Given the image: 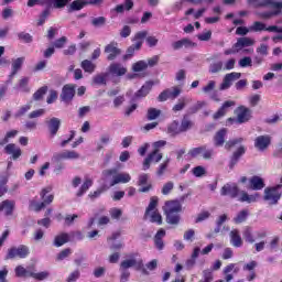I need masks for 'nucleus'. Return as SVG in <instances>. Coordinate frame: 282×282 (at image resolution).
Masks as SVG:
<instances>
[{
  "label": "nucleus",
  "mask_w": 282,
  "mask_h": 282,
  "mask_svg": "<svg viewBox=\"0 0 282 282\" xmlns=\"http://www.w3.org/2000/svg\"><path fill=\"white\" fill-rule=\"evenodd\" d=\"M191 194H184L183 196L165 202L163 207V213L165 215L166 224L171 226H177L182 219L180 213H182V204L188 199Z\"/></svg>",
  "instance_id": "f257e3e1"
},
{
  "label": "nucleus",
  "mask_w": 282,
  "mask_h": 282,
  "mask_svg": "<svg viewBox=\"0 0 282 282\" xmlns=\"http://www.w3.org/2000/svg\"><path fill=\"white\" fill-rule=\"evenodd\" d=\"M45 94H47V86H42L33 94V100H43Z\"/></svg>",
  "instance_id": "8fccbe9b"
},
{
  "label": "nucleus",
  "mask_w": 282,
  "mask_h": 282,
  "mask_svg": "<svg viewBox=\"0 0 282 282\" xmlns=\"http://www.w3.org/2000/svg\"><path fill=\"white\" fill-rule=\"evenodd\" d=\"M270 144H272V138L268 134L259 135L254 139V148L258 149V151H265Z\"/></svg>",
  "instance_id": "f8f14e48"
},
{
  "label": "nucleus",
  "mask_w": 282,
  "mask_h": 282,
  "mask_svg": "<svg viewBox=\"0 0 282 282\" xmlns=\"http://www.w3.org/2000/svg\"><path fill=\"white\" fill-rule=\"evenodd\" d=\"M249 188L251 191H263L265 188V182L260 176L254 175L249 180Z\"/></svg>",
  "instance_id": "412c9836"
},
{
  "label": "nucleus",
  "mask_w": 282,
  "mask_h": 282,
  "mask_svg": "<svg viewBox=\"0 0 282 282\" xmlns=\"http://www.w3.org/2000/svg\"><path fill=\"white\" fill-rule=\"evenodd\" d=\"M180 94H182V90L177 87H175L173 91L171 89H165L159 95L158 100L159 102H166L169 98H177Z\"/></svg>",
  "instance_id": "a211bd4d"
},
{
  "label": "nucleus",
  "mask_w": 282,
  "mask_h": 282,
  "mask_svg": "<svg viewBox=\"0 0 282 282\" xmlns=\"http://www.w3.org/2000/svg\"><path fill=\"white\" fill-rule=\"evenodd\" d=\"M169 164H171V158H166L165 161L159 165V167L156 169L158 177H162V175L166 173V169H169Z\"/></svg>",
  "instance_id": "37998d69"
},
{
  "label": "nucleus",
  "mask_w": 282,
  "mask_h": 282,
  "mask_svg": "<svg viewBox=\"0 0 282 282\" xmlns=\"http://www.w3.org/2000/svg\"><path fill=\"white\" fill-rule=\"evenodd\" d=\"M30 272L31 271H28V269H25L23 265H18L15 268V276L18 278H23V276H30Z\"/></svg>",
  "instance_id": "4d7b16f0"
},
{
  "label": "nucleus",
  "mask_w": 282,
  "mask_h": 282,
  "mask_svg": "<svg viewBox=\"0 0 282 282\" xmlns=\"http://www.w3.org/2000/svg\"><path fill=\"white\" fill-rule=\"evenodd\" d=\"M29 276H31L32 279H35V281H45V279L50 278V271H42L39 273L30 272Z\"/></svg>",
  "instance_id": "c03bdc74"
},
{
  "label": "nucleus",
  "mask_w": 282,
  "mask_h": 282,
  "mask_svg": "<svg viewBox=\"0 0 282 282\" xmlns=\"http://www.w3.org/2000/svg\"><path fill=\"white\" fill-rule=\"evenodd\" d=\"M189 129H193V121L188 118V115H184L181 121V131L186 133Z\"/></svg>",
  "instance_id": "e433bc0d"
},
{
  "label": "nucleus",
  "mask_w": 282,
  "mask_h": 282,
  "mask_svg": "<svg viewBox=\"0 0 282 282\" xmlns=\"http://www.w3.org/2000/svg\"><path fill=\"white\" fill-rule=\"evenodd\" d=\"M282 189V185L278 184L275 186H271V187H267L264 189V196L263 199L264 202H268L269 206H276V204H279V202H281V191Z\"/></svg>",
  "instance_id": "423d86ee"
},
{
  "label": "nucleus",
  "mask_w": 282,
  "mask_h": 282,
  "mask_svg": "<svg viewBox=\"0 0 282 282\" xmlns=\"http://www.w3.org/2000/svg\"><path fill=\"white\" fill-rule=\"evenodd\" d=\"M224 69V62H215L209 65V74H217Z\"/></svg>",
  "instance_id": "de8ad7c7"
},
{
  "label": "nucleus",
  "mask_w": 282,
  "mask_h": 282,
  "mask_svg": "<svg viewBox=\"0 0 282 282\" xmlns=\"http://www.w3.org/2000/svg\"><path fill=\"white\" fill-rule=\"evenodd\" d=\"M129 10H133V0H124L122 4H118L113 11L117 12V14H123V12H129Z\"/></svg>",
  "instance_id": "c85d7f7f"
},
{
  "label": "nucleus",
  "mask_w": 282,
  "mask_h": 282,
  "mask_svg": "<svg viewBox=\"0 0 282 282\" xmlns=\"http://www.w3.org/2000/svg\"><path fill=\"white\" fill-rule=\"evenodd\" d=\"M110 186H116V184H129L131 182V174L130 173H118L117 169H109L102 171V176L108 180L111 177Z\"/></svg>",
  "instance_id": "7ed1b4c3"
},
{
  "label": "nucleus",
  "mask_w": 282,
  "mask_h": 282,
  "mask_svg": "<svg viewBox=\"0 0 282 282\" xmlns=\"http://www.w3.org/2000/svg\"><path fill=\"white\" fill-rule=\"evenodd\" d=\"M46 127L48 129V133L51 138H55L56 133L61 129V119L53 117L46 121Z\"/></svg>",
  "instance_id": "dca6fc26"
},
{
  "label": "nucleus",
  "mask_w": 282,
  "mask_h": 282,
  "mask_svg": "<svg viewBox=\"0 0 282 282\" xmlns=\"http://www.w3.org/2000/svg\"><path fill=\"white\" fill-rule=\"evenodd\" d=\"M156 207H158V197L153 196V197L150 198V204L145 209V215L144 216L149 217L150 213H152V210Z\"/></svg>",
  "instance_id": "864d4df0"
},
{
  "label": "nucleus",
  "mask_w": 282,
  "mask_h": 282,
  "mask_svg": "<svg viewBox=\"0 0 282 282\" xmlns=\"http://www.w3.org/2000/svg\"><path fill=\"white\" fill-rule=\"evenodd\" d=\"M151 224H158V226H162V215L158 212H153L150 216Z\"/></svg>",
  "instance_id": "69168bd1"
},
{
  "label": "nucleus",
  "mask_w": 282,
  "mask_h": 282,
  "mask_svg": "<svg viewBox=\"0 0 282 282\" xmlns=\"http://www.w3.org/2000/svg\"><path fill=\"white\" fill-rule=\"evenodd\" d=\"M229 237L230 243L234 246V248H241V246H243V240L241 239V235H239V230H231Z\"/></svg>",
  "instance_id": "cd10ccee"
},
{
  "label": "nucleus",
  "mask_w": 282,
  "mask_h": 282,
  "mask_svg": "<svg viewBox=\"0 0 282 282\" xmlns=\"http://www.w3.org/2000/svg\"><path fill=\"white\" fill-rule=\"evenodd\" d=\"M68 241H69V234L63 232L55 237L53 246H55V248H61V246H65V243H68Z\"/></svg>",
  "instance_id": "7c9ffc66"
},
{
  "label": "nucleus",
  "mask_w": 282,
  "mask_h": 282,
  "mask_svg": "<svg viewBox=\"0 0 282 282\" xmlns=\"http://www.w3.org/2000/svg\"><path fill=\"white\" fill-rule=\"evenodd\" d=\"M108 74L111 76H124L127 74V67L120 63H112L108 67Z\"/></svg>",
  "instance_id": "aec40b11"
},
{
  "label": "nucleus",
  "mask_w": 282,
  "mask_h": 282,
  "mask_svg": "<svg viewBox=\"0 0 282 282\" xmlns=\"http://www.w3.org/2000/svg\"><path fill=\"white\" fill-rule=\"evenodd\" d=\"M82 69H84V72L87 74H94V72H96V64L89 59H84L82 62Z\"/></svg>",
  "instance_id": "58836bf2"
},
{
  "label": "nucleus",
  "mask_w": 282,
  "mask_h": 282,
  "mask_svg": "<svg viewBox=\"0 0 282 282\" xmlns=\"http://www.w3.org/2000/svg\"><path fill=\"white\" fill-rule=\"evenodd\" d=\"M104 52L107 54V61H116L117 56L122 54V50L118 48V43L116 42H110L106 45Z\"/></svg>",
  "instance_id": "1a4fd4ad"
},
{
  "label": "nucleus",
  "mask_w": 282,
  "mask_h": 282,
  "mask_svg": "<svg viewBox=\"0 0 282 282\" xmlns=\"http://www.w3.org/2000/svg\"><path fill=\"white\" fill-rule=\"evenodd\" d=\"M147 67H149V64H147V62L139 61L133 64L132 69H133V72H144V69H147Z\"/></svg>",
  "instance_id": "13d9d810"
},
{
  "label": "nucleus",
  "mask_w": 282,
  "mask_h": 282,
  "mask_svg": "<svg viewBox=\"0 0 282 282\" xmlns=\"http://www.w3.org/2000/svg\"><path fill=\"white\" fill-rule=\"evenodd\" d=\"M248 219V209L241 210L235 218V224H243Z\"/></svg>",
  "instance_id": "5fc2aeb1"
},
{
  "label": "nucleus",
  "mask_w": 282,
  "mask_h": 282,
  "mask_svg": "<svg viewBox=\"0 0 282 282\" xmlns=\"http://www.w3.org/2000/svg\"><path fill=\"white\" fill-rule=\"evenodd\" d=\"M250 30L252 32H263V31L268 32V28L265 26V24L259 21H256L253 25L250 28Z\"/></svg>",
  "instance_id": "6e6d98bb"
},
{
  "label": "nucleus",
  "mask_w": 282,
  "mask_h": 282,
  "mask_svg": "<svg viewBox=\"0 0 282 282\" xmlns=\"http://www.w3.org/2000/svg\"><path fill=\"white\" fill-rule=\"evenodd\" d=\"M236 113L239 124H243V122H248L252 118V110L246 106H239L236 109Z\"/></svg>",
  "instance_id": "9d476101"
},
{
  "label": "nucleus",
  "mask_w": 282,
  "mask_h": 282,
  "mask_svg": "<svg viewBox=\"0 0 282 282\" xmlns=\"http://www.w3.org/2000/svg\"><path fill=\"white\" fill-rule=\"evenodd\" d=\"M23 65H25V56L12 58L11 59V74L12 76H17L21 69H23Z\"/></svg>",
  "instance_id": "4be33fe9"
},
{
  "label": "nucleus",
  "mask_w": 282,
  "mask_h": 282,
  "mask_svg": "<svg viewBox=\"0 0 282 282\" xmlns=\"http://www.w3.org/2000/svg\"><path fill=\"white\" fill-rule=\"evenodd\" d=\"M249 6H253V8H273L274 11H264L258 13L260 19H272V17H279L281 14L282 2L276 0H247Z\"/></svg>",
  "instance_id": "f03ea898"
},
{
  "label": "nucleus",
  "mask_w": 282,
  "mask_h": 282,
  "mask_svg": "<svg viewBox=\"0 0 282 282\" xmlns=\"http://www.w3.org/2000/svg\"><path fill=\"white\" fill-rule=\"evenodd\" d=\"M235 101L232 100H227L223 104V106L214 113V120H219V118H224L226 113H228V109L230 107H235Z\"/></svg>",
  "instance_id": "b1692460"
},
{
  "label": "nucleus",
  "mask_w": 282,
  "mask_h": 282,
  "mask_svg": "<svg viewBox=\"0 0 282 282\" xmlns=\"http://www.w3.org/2000/svg\"><path fill=\"white\" fill-rule=\"evenodd\" d=\"M205 151H206V145L193 148L192 150H189L188 155H191V158H197V155H202V153Z\"/></svg>",
  "instance_id": "bf43d9fd"
},
{
  "label": "nucleus",
  "mask_w": 282,
  "mask_h": 282,
  "mask_svg": "<svg viewBox=\"0 0 282 282\" xmlns=\"http://www.w3.org/2000/svg\"><path fill=\"white\" fill-rule=\"evenodd\" d=\"M91 186H94V181L91 178H86L76 194L77 197H83Z\"/></svg>",
  "instance_id": "2f4dec72"
},
{
  "label": "nucleus",
  "mask_w": 282,
  "mask_h": 282,
  "mask_svg": "<svg viewBox=\"0 0 282 282\" xmlns=\"http://www.w3.org/2000/svg\"><path fill=\"white\" fill-rule=\"evenodd\" d=\"M4 152L7 153V155H11L12 160H19L22 155L21 148H19L14 143L7 144L4 148Z\"/></svg>",
  "instance_id": "5701e85b"
},
{
  "label": "nucleus",
  "mask_w": 282,
  "mask_h": 282,
  "mask_svg": "<svg viewBox=\"0 0 282 282\" xmlns=\"http://www.w3.org/2000/svg\"><path fill=\"white\" fill-rule=\"evenodd\" d=\"M28 257H30V247L20 245L9 248L4 259L10 261L12 259H28Z\"/></svg>",
  "instance_id": "39448f33"
},
{
  "label": "nucleus",
  "mask_w": 282,
  "mask_h": 282,
  "mask_svg": "<svg viewBox=\"0 0 282 282\" xmlns=\"http://www.w3.org/2000/svg\"><path fill=\"white\" fill-rule=\"evenodd\" d=\"M220 195L223 197H226V195H228L229 197H231V199H235V197L239 195V187H237V185L235 184H226L221 187Z\"/></svg>",
  "instance_id": "f3484780"
},
{
  "label": "nucleus",
  "mask_w": 282,
  "mask_h": 282,
  "mask_svg": "<svg viewBox=\"0 0 282 282\" xmlns=\"http://www.w3.org/2000/svg\"><path fill=\"white\" fill-rule=\"evenodd\" d=\"M153 89V82H147L135 94L132 98V101L138 100V98H147L151 90Z\"/></svg>",
  "instance_id": "6ab92c4d"
},
{
  "label": "nucleus",
  "mask_w": 282,
  "mask_h": 282,
  "mask_svg": "<svg viewBox=\"0 0 282 282\" xmlns=\"http://www.w3.org/2000/svg\"><path fill=\"white\" fill-rule=\"evenodd\" d=\"M17 203L14 200L6 199L0 204V213L1 210H4V215L7 217H10L12 213H14V206Z\"/></svg>",
  "instance_id": "bb28decb"
},
{
  "label": "nucleus",
  "mask_w": 282,
  "mask_h": 282,
  "mask_svg": "<svg viewBox=\"0 0 282 282\" xmlns=\"http://www.w3.org/2000/svg\"><path fill=\"white\" fill-rule=\"evenodd\" d=\"M242 237L247 241V243H254L256 239L252 235V227L247 226L242 231Z\"/></svg>",
  "instance_id": "a19ab883"
},
{
  "label": "nucleus",
  "mask_w": 282,
  "mask_h": 282,
  "mask_svg": "<svg viewBox=\"0 0 282 282\" xmlns=\"http://www.w3.org/2000/svg\"><path fill=\"white\" fill-rule=\"evenodd\" d=\"M228 221V216L226 214L220 215L216 220V227L214 229V232L217 235L221 232V226Z\"/></svg>",
  "instance_id": "ea45409f"
},
{
  "label": "nucleus",
  "mask_w": 282,
  "mask_h": 282,
  "mask_svg": "<svg viewBox=\"0 0 282 282\" xmlns=\"http://www.w3.org/2000/svg\"><path fill=\"white\" fill-rule=\"evenodd\" d=\"M87 6V1L83 0H75L70 3L68 8V12H76L78 10H83Z\"/></svg>",
  "instance_id": "4c0bfd02"
},
{
  "label": "nucleus",
  "mask_w": 282,
  "mask_h": 282,
  "mask_svg": "<svg viewBox=\"0 0 282 282\" xmlns=\"http://www.w3.org/2000/svg\"><path fill=\"white\" fill-rule=\"evenodd\" d=\"M239 78H241V73L232 72L225 75L223 83L220 85V89L221 90L230 89V87H232V82L239 80Z\"/></svg>",
  "instance_id": "ddd939ff"
},
{
  "label": "nucleus",
  "mask_w": 282,
  "mask_h": 282,
  "mask_svg": "<svg viewBox=\"0 0 282 282\" xmlns=\"http://www.w3.org/2000/svg\"><path fill=\"white\" fill-rule=\"evenodd\" d=\"M167 133L171 135H180V133H182L180 121L174 120L172 123H170L167 127Z\"/></svg>",
  "instance_id": "72a5a7b5"
},
{
  "label": "nucleus",
  "mask_w": 282,
  "mask_h": 282,
  "mask_svg": "<svg viewBox=\"0 0 282 282\" xmlns=\"http://www.w3.org/2000/svg\"><path fill=\"white\" fill-rule=\"evenodd\" d=\"M69 1L72 0H48V2L52 3L53 8H56L57 10H59L61 8H65V6L69 3Z\"/></svg>",
  "instance_id": "052dcab7"
},
{
  "label": "nucleus",
  "mask_w": 282,
  "mask_h": 282,
  "mask_svg": "<svg viewBox=\"0 0 282 282\" xmlns=\"http://www.w3.org/2000/svg\"><path fill=\"white\" fill-rule=\"evenodd\" d=\"M192 173L195 177H202L203 175H206V169H204L202 165H198L192 170Z\"/></svg>",
  "instance_id": "774afa93"
},
{
  "label": "nucleus",
  "mask_w": 282,
  "mask_h": 282,
  "mask_svg": "<svg viewBox=\"0 0 282 282\" xmlns=\"http://www.w3.org/2000/svg\"><path fill=\"white\" fill-rule=\"evenodd\" d=\"M162 115V110L156 108H149L147 113V120H158Z\"/></svg>",
  "instance_id": "a18cd8bd"
},
{
  "label": "nucleus",
  "mask_w": 282,
  "mask_h": 282,
  "mask_svg": "<svg viewBox=\"0 0 282 282\" xmlns=\"http://www.w3.org/2000/svg\"><path fill=\"white\" fill-rule=\"evenodd\" d=\"M226 135H228V129L223 128L218 130L213 138L214 147L217 149L224 147V144H226Z\"/></svg>",
  "instance_id": "2eb2a0df"
},
{
  "label": "nucleus",
  "mask_w": 282,
  "mask_h": 282,
  "mask_svg": "<svg viewBox=\"0 0 282 282\" xmlns=\"http://www.w3.org/2000/svg\"><path fill=\"white\" fill-rule=\"evenodd\" d=\"M105 191H107V186L102 185L101 187H99L97 191H95L94 193H90L88 195V197H90L93 200L94 199H98V197H100L102 195V193H105Z\"/></svg>",
  "instance_id": "338daca9"
},
{
  "label": "nucleus",
  "mask_w": 282,
  "mask_h": 282,
  "mask_svg": "<svg viewBox=\"0 0 282 282\" xmlns=\"http://www.w3.org/2000/svg\"><path fill=\"white\" fill-rule=\"evenodd\" d=\"M166 237V230L159 229L154 236V246L156 250H164V238Z\"/></svg>",
  "instance_id": "393cba45"
},
{
  "label": "nucleus",
  "mask_w": 282,
  "mask_h": 282,
  "mask_svg": "<svg viewBox=\"0 0 282 282\" xmlns=\"http://www.w3.org/2000/svg\"><path fill=\"white\" fill-rule=\"evenodd\" d=\"M246 155V148L243 145H240L231 155L229 161V169L234 170L237 164H239V161L241 158Z\"/></svg>",
  "instance_id": "4468645a"
},
{
  "label": "nucleus",
  "mask_w": 282,
  "mask_h": 282,
  "mask_svg": "<svg viewBox=\"0 0 282 282\" xmlns=\"http://www.w3.org/2000/svg\"><path fill=\"white\" fill-rule=\"evenodd\" d=\"M147 36H149V31H139L134 34V37L132 41H135V43L141 42V47H142V44L144 43V39H148Z\"/></svg>",
  "instance_id": "09e8293b"
},
{
  "label": "nucleus",
  "mask_w": 282,
  "mask_h": 282,
  "mask_svg": "<svg viewBox=\"0 0 282 282\" xmlns=\"http://www.w3.org/2000/svg\"><path fill=\"white\" fill-rule=\"evenodd\" d=\"M171 45H172V50H174V52H177V50H182L183 47H185V50H191L193 47H197V43L192 42L191 39H187V37L175 41Z\"/></svg>",
  "instance_id": "9b49d317"
},
{
  "label": "nucleus",
  "mask_w": 282,
  "mask_h": 282,
  "mask_svg": "<svg viewBox=\"0 0 282 282\" xmlns=\"http://www.w3.org/2000/svg\"><path fill=\"white\" fill-rule=\"evenodd\" d=\"M243 142V138H236V139H230L225 143V149L226 151H230V149L237 147V144H241Z\"/></svg>",
  "instance_id": "49530a36"
},
{
  "label": "nucleus",
  "mask_w": 282,
  "mask_h": 282,
  "mask_svg": "<svg viewBox=\"0 0 282 282\" xmlns=\"http://www.w3.org/2000/svg\"><path fill=\"white\" fill-rule=\"evenodd\" d=\"M30 77H23L19 80L18 85L15 86V89L18 91H22V94H30Z\"/></svg>",
  "instance_id": "c756f323"
},
{
  "label": "nucleus",
  "mask_w": 282,
  "mask_h": 282,
  "mask_svg": "<svg viewBox=\"0 0 282 282\" xmlns=\"http://www.w3.org/2000/svg\"><path fill=\"white\" fill-rule=\"evenodd\" d=\"M17 36L22 43H32L34 41V37L30 33L19 32Z\"/></svg>",
  "instance_id": "3c124183"
},
{
  "label": "nucleus",
  "mask_w": 282,
  "mask_h": 282,
  "mask_svg": "<svg viewBox=\"0 0 282 282\" xmlns=\"http://www.w3.org/2000/svg\"><path fill=\"white\" fill-rule=\"evenodd\" d=\"M107 78H109V73H100L94 76V85H107Z\"/></svg>",
  "instance_id": "c9c22d12"
},
{
  "label": "nucleus",
  "mask_w": 282,
  "mask_h": 282,
  "mask_svg": "<svg viewBox=\"0 0 282 282\" xmlns=\"http://www.w3.org/2000/svg\"><path fill=\"white\" fill-rule=\"evenodd\" d=\"M107 24V18L105 17H97L91 20V25L94 28H102Z\"/></svg>",
  "instance_id": "603ef678"
},
{
  "label": "nucleus",
  "mask_w": 282,
  "mask_h": 282,
  "mask_svg": "<svg viewBox=\"0 0 282 282\" xmlns=\"http://www.w3.org/2000/svg\"><path fill=\"white\" fill-rule=\"evenodd\" d=\"M142 48V42H135L131 46L128 47L126 55H123V61H129L131 56L135 54V50Z\"/></svg>",
  "instance_id": "473e14b6"
},
{
  "label": "nucleus",
  "mask_w": 282,
  "mask_h": 282,
  "mask_svg": "<svg viewBox=\"0 0 282 282\" xmlns=\"http://www.w3.org/2000/svg\"><path fill=\"white\" fill-rule=\"evenodd\" d=\"M139 253H132L129 256L130 259L123 260L120 263V270H129V268H134L138 271H141L142 274L149 275V271L144 269V261L142 259L135 260Z\"/></svg>",
  "instance_id": "20e7f679"
},
{
  "label": "nucleus",
  "mask_w": 282,
  "mask_h": 282,
  "mask_svg": "<svg viewBox=\"0 0 282 282\" xmlns=\"http://www.w3.org/2000/svg\"><path fill=\"white\" fill-rule=\"evenodd\" d=\"M154 155H155V152H151L144 159V161H143V171H149V169H151V162H153V156Z\"/></svg>",
  "instance_id": "680f3d73"
},
{
  "label": "nucleus",
  "mask_w": 282,
  "mask_h": 282,
  "mask_svg": "<svg viewBox=\"0 0 282 282\" xmlns=\"http://www.w3.org/2000/svg\"><path fill=\"white\" fill-rule=\"evenodd\" d=\"M50 188H44L42 189L41 192V198L43 199V202L39 203L36 200H31L30 202V206L32 208H34V212L35 213H41V210H43V208H45L46 205H50L54 202V195H48L47 196V193H50Z\"/></svg>",
  "instance_id": "0eeeda50"
},
{
  "label": "nucleus",
  "mask_w": 282,
  "mask_h": 282,
  "mask_svg": "<svg viewBox=\"0 0 282 282\" xmlns=\"http://www.w3.org/2000/svg\"><path fill=\"white\" fill-rule=\"evenodd\" d=\"M32 109L31 105H24L22 106L15 113H14V118H23V115H25L26 112H29Z\"/></svg>",
  "instance_id": "e2e57ef3"
},
{
  "label": "nucleus",
  "mask_w": 282,
  "mask_h": 282,
  "mask_svg": "<svg viewBox=\"0 0 282 282\" xmlns=\"http://www.w3.org/2000/svg\"><path fill=\"white\" fill-rule=\"evenodd\" d=\"M203 107H206V101H197L195 105L187 109L186 116H194V113H197V111H199V109Z\"/></svg>",
  "instance_id": "79ce46f5"
},
{
  "label": "nucleus",
  "mask_w": 282,
  "mask_h": 282,
  "mask_svg": "<svg viewBox=\"0 0 282 282\" xmlns=\"http://www.w3.org/2000/svg\"><path fill=\"white\" fill-rule=\"evenodd\" d=\"M239 67H252V57L245 56L238 62Z\"/></svg>",
  "instance_id": "0e129e2a"
},
{
  "label": "nucleus",
  "mask_w": 282,
  "mask_h": 282,
  "mask_svg": "<svg viewBox=\"0 0 282 282\" xmlns=\"http://www.w3.org/2000/svg\"><path fill=\"white\" fill-rule=\"evenodd\" d=\"M254 45V41L250 37H240L237 40V43L234 45L236 52H241L243 47H251Z\"/></svg>",
  "instance_id": "a878e982"
},
{
  "label": "nucleus",
  "mask_w": 282,
  "mask_h": 282,
  "mask_svg": "<svg viewBox=\"0 0 282 282\" xmlns=\"http://www.w3.org/2000/svg\"><path fill=\"white\" fill-rule=\"evenodd\" d=\"M187 102H191L189 98L187 97L180 98L178 102L173 106L172 111H174V113H177V111H183V109L186 108Z\"/></svg>",
  "instance_id": "f704fd0d"
},
{
  "label": "nucleus",
  "mask_w": 282,
  "mask_h": 282,
  "mask_svg": "<svg viewBox=\"0 0 282 282\" xmlns=\"http://www.w3.org/2000/svg\"><path fill=\"white\" fill-rule=\"evenodd\" d=\"M76 96V86L72 84H66L62 88V94H61V100L63 102H72L74 100V97Z\"/></svg>",
  "instance_id": "6e6552de"
}]
</instances>
